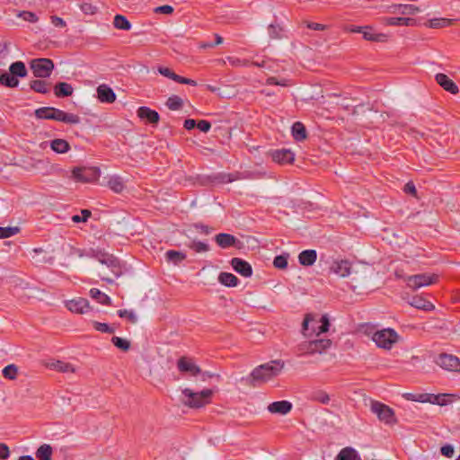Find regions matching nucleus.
Listing matches in <instances>:
<instances>
[{
    "label": "nucleus",
    "instance_id": "obj_11",
    "mask_svg": "<svg viewBox=\"0 0 460 460\" xmlns=\"http://www.w3.org/2000/svg\"><path fill=\"white\" fill-rule=\"evenodd\" d=\"M330 270L341 278H345L351 273V264L347 260H337L332 263Z\"/></svg>",
    "mask_w": 460,
    "mask_h": 460
},
{
    "label": "nucleus",
    "instance_id": "obj_5",
    "mask_svg": "<svg viewBox=\"0 0 460 460\" xmlns=\"http://www.w3.org/2000/svg\"><path fill=\"white\" fill-rule=\"evenodd\" d=\"M438 277L436 274H416L411 276H407L404 278V280L407 284V287L412 290H417L423 287H428L435 282H437Z\"/></svg>",
    "mask_w": 460,
    "mask_h": 460
},
{
    "label": "nucleus",
    "instance_id": "obj_25",
    "mask_svg": "<svg viewBox=\"0 0 460 460\" xmlns=\"http://www.w3.org/2000/svg\"><path fill=\"white\" fill-rule=\"evenodd\" d=\"M362 34L365 40L371 41L382 42L385 41L387 38V36L384 33H375L373 29L369 26H364Z\"/></svg>",
    "mask_w": 460,
    "mask_h": 460
},
{
    "label": "nucleus",
    "instance_id": "obj_52",
    "mask_svg": "<svg viewBox=\"0 0 460 460\" xmlns=\"http://www.w3.org/2000/svg\"><path fill=\"white\" fill-rule=\"evenodd\" d=\"M189 247L195 251L196 252H204L208 251V244L200 241H192Z\"/></svg>",
    "mask_w": 460,
    "mask_h": 460
},
{
    "label": "nucleus",
    "instance_id": "obj_13",
    "mask_svg": "<svg viewBox=\"0 0 460 460\" xmlns=\"http://www.w3.org/2000/svg\"><path fill=\"white\" fill-rule=\"evenodd\" d=\"M231 266L237 273L243 277L248 278L252 275V269L251 264L240 258H233L231 261Z\"/></svg>",
    "mask_w": 460,
    "mask_h": 460
},
{
    "label": "nucleus",
    "instance_id": "obj_62",
    "mask_svg": "<svg viewBox=\"0 0 460 460\" xmlns=\"http://www.w3.org/2000/svg\"><path fill=\"white\" fill-rule=\"evenodd\" d=\"M10 451L6 444L0 443V458L5 460L9 457Z\"/></svg>",
    "mask_w": 460,
    "mask_h": 460
},
{
    "label": "nucleus",
    "instance_id": "obj_19",
    "mask_svg": "<svg viewBox=\"0 0 460 460\" xmlns=\"http://www.w3.org/2000/svg\"><path fill=\"white\" fill-rule=\"evenodd\" d=\"M437 83L446 91L456 94L458 93L457 85L445 74H437L436 75Z\"/></svg>",
    "mask_w": 460,
    "mask_h": 460
},
{
    "label": "nucleus",
    "instance_id": "obj_35",
    "mask_svg": "<svg viewBox=\"0 0 460 460\" xmlns=\"http://www.w3.org/2000/svg\"><path fill=\"white\" fill-rule=\"evenodd\" d=\"M52 454V447L49 444L41 445L35 453L38 460H51Z\"/></svg>",
    "mask_w": 460,
    "mask_h": 460
},
{
    "label": "nucleus",
    "instance_id": "obj_38",
    "mask_svg": "<svg viewBox=\"0 0 460 460\" xmlns=\"http://www.w3.org/2000/svg\"><path fill=\"white\" fill-rule=\"evenodd\" d=\"M113 25L116 29L123 30V31H129L131 29V23L129 21L121 14H117L114 17L113 20Z\"/></svg>",
    "mask_w": 460,
    "mask_h": 460
},
{
    "label": "nucleus",
    "instance_id": "obj_64",
    "mask_svg": "<svg viewBox=\"0 0 460 460\" xmlns=\"http://www.w3.org/2000/svg\"><path fill=\"white\" fill-rule=\"evenodd\" d=\"M280 28L279 26H275L270 24L269 27V33L271 38H279V37Z\"/></svg>",
    "mask_w": 460,
    "mask_h": 460
},
{
    "label": "nucleus",
    "instance_id": "obj_15",
    "mask_svg": "<svg viewBox=\"0 0 460 460\" xmlns=\"http://www.w3.org/2000/svg\"><path fill=\"white\" fill-rule=\"evenodd\" d=\"M271 157L278 164H291L295 160V154L289 149L275 150Z\"/></svg>",
    "mask_w": 460,
    "mask_h": 460
},
{
    "label": "nucleus",
    "instance_id": "obj_21",
    "mask_svg": "<svg viewBox=\"0 0 460 460\" xmlns=\"http://www.w3.org/2000/svg\"><path fill=\"white\" fill-rule=\"evenodd\" d=\"M331 341L330 340H315L313 341H310L308 344L307 352L314 354V353H322L325 349L329 348L331 346Z\"/></svg>",
    "mask_w": 460,
    "mask_h": 460
},
{
    "label": "nucleus",
    "instance_id": "obj_8",
    "mask_svg": "<svg viewBox=\"0 0 460 460\" xmlns=\"http://www.w3.org/2000/svg\"><path fill=\"white\" fill-rule=\"evenodd\" d=\"M30 67L34 76L46 78L51 75L54 69V63L49 58H35L31 61Z\"/></svg>",
    "mask_w": 460,
    "mask_h": 460
},
{
    "label": "nucleus",
    "instance_id": "obj_58",
    "mask_svg": "<svg viewBox=\"0 0 460 460\" xmlns=\"http://www.w3.org/2000/svg\"><path fill=\"white\" fill-rule=\"evenodd\" d=\"M19 16L22 17L24 21H27L30 22H36L39 20L38 16L34 13H31V12H22V13H20Z\"/></svg>",
    "mask_w": 460,
    "mask_h": 460
},
{
    "label": "nucleus",
    "instance_id": "obj_61",
    "mask_svg": "<svg viewBox=\"0 0 460 460\" xmlns=\"http://www.w3.org/2000/svg\"><path fill=\"white\" fill-rule=\"evenodd\" d=\"M155 12L159 13L170 14L173 12V8L171 5L164 4V5L156 7L155 9Z\"/></svg>",
    "mask_w": 460,
    "mask_h": 460
},
{
    "label": "nucleus",
    "instance_id": "obj_1",
    "mask_svg": "<svg viewBox=\"0 0 460 460\" xmlns=\"http://www.w3.org/2000/svg\"><path fill=\"white\" fill-rule=\"evenodd\" d=\"M284 361L271 360L255 367L245 380L252 386H258L277 377L284 368Z\"/></svg>",
    "mask_w": 460,
    "mask_h": 460
},
{
    "label": "nucleus",
    "instance_id": "obj_60",
    "mask_svg": "<svg viewBox=\"0 0 460 460\" xmlns=\"http://www.w3.org/2000/svg\"><path fill=\"white\" fill-rule=\"evenodd\" d=\"M50 20H51V23L55 27L64 28L66 25V22L62 18H60L58 16L53 15V16L50 17Z\"/></svg>",
    "mask_w": 460,
    "mask_h": 460
},
{
    "label": "nucleus",
    "instance_id": "obj_10",
    "mask_svg": "<svg viewBox=\"0 0 460 460\" xmlns=\"http://www.w3.org/2000/svg\"><path fill=\"white\" fill-rule=\"evenodd\" d=\"M177 367L181 373H188L192 376L201 374L200 367L196 365L192 358L188 357H181L177 360Z\"/></svg>",
    "mask_w": 460,
    "mask_h": 460
},
{
    "label": "nucleus",
    "instance_id": "obj_20",
    "mask_svg": "<svg viewBox=\"0 0 460 460\" xmlns=\"http://www.w3.org/2000/svg\"><path fill=\"white\" fill-rule=\"evenodd\" d=\"M137 116L151 124H156L160 119L158 112L146 106L138 108Z\"/></svg>",
    "mask_w": 460,
    "mask_h": 460
},
{
    "label": "nucleus",
    "instance_id": "obj_57",
    "mask_svg": "<svg viewBox=\"0 0 460 460\" xmlns=\"http://www.w3.org/2000/svg\"><path fill=\"white\" fill-rule=\"evenodd\" d=\"M93 326L96 331H99L103 333H112L114 330L110 327L107 323L93 322Z\"/></svg>",
    "mask_w": 460,
    "mask_h": 460
},
{
    "label": "nucleus",
    "instance_id": "obj_63",
    "mask_svg": "<svg viewBox=\"0 0 460 460\" xmlns=\"http://www.w3.org/2000/svg\"><path fill=\"white\" fill-rule=\"evenodd\" d=\"M197 127L200 131L208 132L211 128V124L208 120H199L197 123Z\"/></svg>",
    "mask_w": 460,
    "mask_h": 460
},
{
    "label": "nucleus",
    "instance_id": "obj_28",
    "mask_svg": "<svg viewBox=\"0 0 460 460\" xmlns=\"http://www.w3.org/2000/svg\"><path fill=\"white\" fill-rule=\"evenodd\" d=\"M218 281L226 287H236L239 283V279L232 273L221 272L218 276Z\"/></svg>",
    "mask_w": 460,
    "mask_h": 460
},
{
    "label": "nucleus",
    "instance_id": "obj_22",
    "mask_svg": "<svg viewBox=\"0 0 460 460\" xmlns=\"http://www.w3.org/2000/svg\"><path fill=\"white\" fill-rule=\"evenodd\" d=\"M317 259L315 250H305L298 255L299 263L303 266H312Z\"/></svg>",
    "mask_w": 460,
    "mask_h": 460
},
{
    "label": "nucleus",
    "instance_id": "obj_39",
    "mask_svg": "<svg viewBox=\"0 0 460 460\" xmlns=\"http://www.w3.org/2000/svg\"><path fill=\"white\" fill-rule=\"evenodd\" d=\"M31 89L40 93H47L49 91V84L43 80L36 79L30 83Z\"/></svg>",
    "mask_w": 460,
    "mask_h": 460
},
{
    "label": "nucleus",
    "instance_id": "obj_34",
    "mask_svg": "<svg viewBox=\"0 0 460 460\" xmlns=\"http://www.w3.org/2000/svg\"><path fill=\"white\" fill-rule=\"evenodd\" d=\"M90 296L92 298L96 300L98 303L105 305H111V299L109 296L102 293L98 288H91L90 289Z\"/></svg>",
    "mask_w": 460,
    "mask_h": 460
},
{
    "label": "nucleus",
    "instance_id": "obj_30",
    "mask_svg": "<svg viewBox=\"0 0 460 460\" xmlns=\"http://www.w3.org/2000/svg\"><path fill=\"white\" fill-rule=\"evenodd\" d=\"M409 304L417 309H422L425 311H429L434 308V305L429 301L426 300L421 296L412 297L411 301H410Z\"/></svg>",
    "mask_w": 460,
    "mask_h": 460
},
{
    "label": "nucleus",
    "instance_id": "obj_33",
    "mask_svg": "<svg viewBox=\"0 0 460 460\" xmlns=\"http://www.w3.org/2000/svg\"><path fill=\"white\" fill-rule=\"evenodd\" d=\"M92 170H85L81 168H75L72 171V175L75 180L81 182H88L92 179L90 172Z\"/></svg>",
    "mask_w": 460,
    "mask_h": 460
},
{
    "label": "nucleus",
    "instance_id": "obj_32",
    "mask_svg": "<svg viewBox=\"0 0 460 460\" xmlns=\"http://www.w3.org/2000/svg\"><path fill=\"white\" fill-rule=\"evenodd\" d=\"M453 394H430V403L432 404H438L440 406H445L450 403L451 398L453 397Z\"/></svg>",
    "mask_w": 460,
    "mask_h": 460
},
{
    "label": "nucleus",
    "instance_id": "obj_7",
    "mask_svg": "<svg viewBox=\"0 0 460 460\" xmlns=\"http://www.w3.org/2000/svg\"><path fill=\"white\" fill-rule=\"evenodd\" d=\"M371 411L376 414L380 421L392 425L396 422L394 411L389 406L376 401H373L370 405Z\"/></svg>",
    "mask_w": 460,
    "mask_h": 460
},
{
    "label": "nucleus",
    "instance_id": "obj_14",
    "mask_svg": "<svg viewBox=\"0 0 460 460\" xmlns=\"http://www.w3.org/2000/svg\"><path fill=\"white\" fill-rule=\"evenodd\" d=\"M158 72L165 76V77H168L177 83H180V84H190V85H192V86H196L197 85V82L192 80V79H189V78H186V77H182L181 75H176L172 70H171L170 68L168 67H159L158 68Z\"/></svg>",
    "mask_w": 460,
    "mask_h": 460
},
{
    "label": "nucleus",
    "instance_id": "obj_18",
    "mask_svg": "<svg viewBox=\"0 0 460 460\" xmlns=\"http://www.w3.org/2000/svg\"><path fill=\"white\" fill-rule=\"evenodd\" d=\"M98 99L102 102L112 103L116 100V94L107 84H101L97 88Z\"/></svg>",
    "mask_w": 460,
    "mask_h": 460
},
{
    "label": "nucleus",
    "instance_id": "obj_2",
    "mask_svg": "<svg viewBox=\"0 0 460 460\" xmlns=\"http://www.w3.org/2000/svg\"><path fill=\"white\" fill-rule=\"evenodd\" d=\"M35 116L40 119H53L67 124H78L80 117L74 113H66L53 107H41L35 111Z\"/></svg>",
    "mask_w": 460,
    "mask_h": 460
},
{
    "label": "nucleus",
    "instance_id": "obj_40",
    "mask_svg": "<svg viewBox=\"0 0 460 460\" xmlns=\"http://www.w3.org/2000/svg\"><path fill=\"white\" fill-rule=\"evenodd\" d=\"M394 12H398L402 14H415L420 12V8L413 4H397L393 6Z\"/></svg>",
    "mask_w": 460,
    "mask_h": 460
},
{
    "label": "nucleus",
    "instance_id": "obj_47",
    "mask_svg": "<svg viewBox=\"0 0 460 460\" xmlns=\"http://www.w3.org/2000/svg\"><path fill=\"white\" fill-rule=\"evenodd\" d=\"M20 232L18 226L0 227V239L11 237Z\"/></svg>",
    "mask_w": 460,
    "mask_h": 460
},
{
    "label": "nucleus",
    "instance_id": "obj_31",
    "mask_svg": "<svg viewBox=\"0 0 460 460\" xmlns=\"http://www.w3.org/2000/svg\"><path fill=\"white\" fill-rule=\"evenodd\" d=\"M165 259L167 261L178 265L186 259V254L182 252L169 250L165 252Z\"/></svg>",
    "mask_w": 460,
    "mask_h": 460
},
{
    "label": "nucleus",
    "instance_id": "obj_9",
    "mask_svg": "<svg viewBox=\"0 0 460 460\" xmlns=\"http://www.w3.org/2000/svg\"><path fill=\"white\" fill-rule=\"evenodd\" d=\"M437 364L445 370L457 372L460 370V359L450 354H441L437 359Z\"/></svg>",
    "mask_w": 460,
    "mask_h": 460
},
{
    "label": "nucleus",
    "instance_id": "obj_59",
    "mask_svg": "<svg viewBox=\"0 0 460 460\" xmlns=\"http://www.w3.org/2000/svg\"><path fill=\"white\" fill-rule=\"evenodd\" d=\"M440 452L443 456L447 457H452L454 456L455 450L451 445L447 444L441 447Z\"/></svg>",
    "mask_w": 460,
    "mask_h": 460
},
{
    "label": "nucleus",
    "instance_id": "obj_29",
    "mask_svg": "<svg viewBox=\"0 0 460 460\" xmlns=\"http://www.w3.org/2000/svg\"><path fill=\"white\" fill-rule=\"evenodd\" d=\"M108 186L114 192L120 193L125 188V183L120 176L112 175L108 180Z\"/></svg>",
    "mask_w": 460,
    "mask_h": 460
},
{
    "label": "nucleus",
    "instance_id": "obj_17",
    "mask_svg": "<svg viewBox=\"0 0 460 460\" xmlns=\"http://www.w3.org/2000/svg\"><path fill=\"white\" fill-rule=\"evenodd\" d=\"M292 410V403L288 401H278L269 404L268 411L271 413L286 415Z\"/></svg>",
    "mask_w": 460,
    "mask_h": 460
},
{
    "label": "nucleus",
    "instance_id": "obj_56",
    "mask_svg": "<svg viewBox=\"0 0 460 460\" xmlns=\"http://www.w3.org/2000/svg\"><path fill=\"white\" fill-rule=\"evenodd\" d=\"M81 216L80 215H75L72 217V221L75 222V223H80V222H86L87 219L90 217L91 216V211L87 210V209H84L81 211Z\"/></svg>",
    "mask_w": 460,
    "mask_h": 460
},
{
    "label": "nucleus",
    "instance_id": "obj_55",
    "mask_svg": "<svg viewBox=\"0 0 460 460\" xmlns=\"http://www.w3.org/2000/svg\"><path fill=\"white\" fill-rule=\"evenodd\" d=\"M267 85H280V86H288L290 85V82L288 79H278L276 77H269L266 80Z\"/></svg>",
    "mask_w": 460,
    "mask_h": 460
},
{
    "label": "nucleus",
    "instance_id": "obj_41",
    "mask_svg": "<svg viewBox=\"0 0 460 460\" xmlns=\"http://www.w3.org/2000/svg\"><path fill=\"white\" fill-rule=\"evenodd\" d=\"M0 83L8 87H16L19 81L11 73H4L0 75Z\"/></svg>",
    "mask_w": 460,
    "mask_h": 460
},
{
    "label": "nucleus",
    "instance_id": "obj_12",
    "mask_svg": "<svg viewBox=\"0 0 460 460\" xmlns=\"http://www.w3.org/2000/svg\"><path fill=\"white\" fill-rule=\"evenodd\" d=\"M66 306L72 313L84 314L89 309V302L85 298L78 297L67 301Z\"/></svg>",
    "mask_w": 460,
    "mask_h": 460
},
{
    "label": "nucleus",
    "instance_id": "obj_6",
    "mask_svg": "<svg viewBox=\"0 0 460 460\" xmlns=\"http://www.w3.org/2000/svg\"><path fill=\"white\" fill-rule=\"evenodd\" d=\"M92 252L93 253V256L99 262H101L103 265H106L107 268H109L111 270V272L116 278H118V277L122 275L123 270H122L120 262H119V261L116 257H114L111 254H108V253L102 252L101 251L94 252L93 250Z\"/></svg>",
    "mask_w": 460,
    "mask_h": 460
},
{
    "label": "nucleus",
    "instance_id": "obj_43",
    "mask_svg": "<svg viewBox=\"0 0 460 460\" xmlns=\"http://www.w3.org/2000/svg\"><path fill=\"white\" fill-rule=\"evenodd\" d=\"M453 23V20L446 18H434L429 21V28H443Z\"/></svg>",
    "mask_w": 460,
    "mask_h": 460
},
{
    "label": "nucleus",
    "instance_id": "obj_44",
    "mask_svg": "<svg viewBox=\"0 0 460 460\" xmlns=\"http://www.w3.org/2000/svg\"><path fill=\"white\" fill-rule=\"evenodd\" d=\"M182 99L177 95H172L166 102V106L172 111H178L182 107Z\"/></svg>",
    "mask_w": 460,
    "mask_h": 460
},
{
    "label": "nucleus",
    "instance_id": "obj_50",
    "mask_svg": "<svg viewBox=\"0 0 460 460\" xmlns=\"http://www.w3.org/2000/svg\"><path fill=\"white\" fill-rule=\"evenodd\" d=\"M430 394H407L406 398L408 400H411L414 402H429L430 403Z\"/></svg>",
    "mask_w": 460,
    "mask_h": 460
},
{
    "label": "nucleus",
    "instance_id": "obj_27",
    "mask_svg": "<svg viewBox=\"0 0 460 460\" xmlns=\"http://www.w3.org/2000/svg\"><path fill=\"white\" fill-rule=\"evenodd\" d=\"M54 93L57 97H67L73 93V87L71 84L61 82L55 85Z\"/></svg>",
    "mask_w": 460,
    "mask_h": 460
},
{
    "label": "nucleus",
    "instance_id": "obj_51",
    "mask_svg": "<svg viewBox=\"0 0 460 460\" xmlns=\"http://www.w3.org/2000/svg\"><path fill=\"white\" fill-rule=\"evenodd\" d=\"M288 254L278 255L274 258L273 265L278 269H286L288 267Z\"/></svg>",
    "mask_w": 460,
    "mask_h": 460
},
{
    "label": "nucleus",
    "instance_id": "obj_4",
    "mask_svg": "<svg viewBox=\"0 0 460 460\" xmlns=\"http://www.w3.org/2000/svg\"><path fill=\"white\" fill-rule=\"evenodd\" d=\"M372 340L377 347L390 349L399 341V335L394 329L386 328L376 332Z\"/></svg>",
    "mask_w": 460,
    "mask_h": 460
},
{
    "label": "nucleus",
    "instance_id": "obj_48",
    "mask_svg": "<svg viewBox=\"0 0 460 460\" xmlns=\"http://www.w3.org/2000/svg\"><path fill=\"white\" fill-rule=\"evenodd\" d=\"M111 342L113 343L114 346H116L117 348H119L124 351H127L130 348L129 341L128 340L120 338V337H117V336L112 337Z\"/></svg>",
    "mask_w": 460,
    "mask_h": 460
},
{
    "label": "nucleus",
    "instance_id": "obj_46",
    "mask_svg": "<svg viewBox=\"0 0 460 460\" xmlns=\"http://www.w3.org/2000/svg\"><path fill=\"white\" fill-rule=\"evenodd\" d=\"M356 451L350 447H345L338 454L336 460H353Z\"/></svg>",
    "mask_w": 460,
    "mask_h": 460
},
{
    "label": "nucleus",
    "instance_id": "obj_23",
    "mask_svg": "<svg viewBox=\"0 0 460 460\" xmlns=\"http://www.w3.org/2000/svg\"><path fill=\"white\" fill-rule=\"evenodd\" d=\"M215 241L223 249L231 247L235 245L236 238L230 234H225L221 233L215 236Z\"/></svg>",
    "mask_w": 460,
    "mask_h": 460
},
{
    "label": "nucleus",
    "instance_id": "obj_49",
    "mask_svg": "<svg viewBox=\"0 0 460 460\" xmlns=\"http://www.w3.org/2000/svg\"><path fill=\"white\" fill-rule=\"evenodd\" d=\"M17 372H18L17 367L13 364H11V365L6 366L3 369V376L7 379L13 380L16 378Z\"/></svg>",
    "mask_w": 460,
    "mask_h": 460
},
{
    "label": "nucleus",
    "instance_id": "obj_24",
    "mask_svg": "<svg viewBox=\"0 0 460 460\" xmlns=\"http://www.w3.org/2000/svg\"><path fill=\"white\" fill-rule=\"evenodd\" d=\"M383 22L391 26H412L415 24V20L405 17H389L384 18Z\"/></svg>",
    "mask_w": 460,
    "mask_h": 460
},
{
    "label": "nucleus",
    "instance_id": "obj_36",
    "mask_svg": "<svg viewBox=\"0 0 460 460\" xmlns=\"http://www.w3.org/2000/svg\"><path fill=\"white\" fill-rule=\"evenodd\" d=\"M292 135L296 141H302L306 138V130L305 126L297 121L292 126Z\"/></svg>",
    "mask_w": 460,
    "mask_h": 460
},
{
    "label": "nucleus",
    "instance_id": "obj_45",
    "mask_svg": "<svg viewBox=\"0 0 460 460\" xmlns=\"http://www.w3.org/2000/svg\"><path fill=\"white\" fill-rule=\"evenodd\" d=\"M319 323H320L319 326L314 327V332H315L317 335L326 332L330 327L329 318L326 314H324L321 317Z\"/></svg>",
    "mask_w": 460,
    "mask_h": 460
},
{
    "label": "nucleus",
    "instance_id": "obj_26",
    "mask_svg": "<svg viewBox=\"0 0 460 460\" xmlns=\"http://www.w3.org/2000/svg\"><path fill=\"white\" fill-rule=\"evenodd\" d=\"M51 149L58 154H65L70 150L69 143L62 138H56L50 142Z\"/></svg>",
    "mask_w": 460,
    "mask_h": 460
},
{
    "label": "nucleus",
    "instance_id": "obj_37",
    "mask_svg": "<svg viewBox=\"0 0 460 460\" xmlns=\"http://www.w3.org/2000/svg\"><path fill=\"white\" fill-rule=\"evenodd\" d=\"M9 71L14 76L24 77L27 75L25 65L22 61L13 62L10 66Z\"/></svg>",
    "mask_w": 460,
    "mask_h": 460
},
{
    "label": "nucleus",
    "instance_id": "obj_42",
    "mask_svg": "<svg viewBox=\"0 0 460 460\" xmlns=\"http://www.w3.org/2000/svg\"><path fill=\"white\" fill-rule=\"evenodd\" d=\"M311 400L318 402L323 404H328L331 398L326 392L323 390H317L313 392V394H311Z\"/></svg>",
    "mask_w": 460,
    "mask_h": 460
},
{
    "label": "nucleus",
    "instance_id": "obj_54",
    "mask_svg": "<svg viewBox=\"0 0 460 460\" xmlns=\"http://www.w3.org/2000/svg\"><path fill=\"white\" fill-rule=\"evenodd\" d=\"M223 63L226 61L233 66H245L248 65V61L245 59H240L238 58L227 57L226 59L221 60Z\"/></svg>",
    "mask_w": 460,
    "mask_h": 460
},
{
    "label": "nucleus",
    "instance_id": "obj_16",
    "mask_svg": "<svg viewBox=\"0 0 460 460\" xmlns=\"http://www.w3.org/2000/svg\"><path fill=\"white\" fill-rule=\"evenodd\" d=\"M46 367L61 373H74L75 371L72 364L62 360L50 359L46 362Z\"/></svg>",
    "mask_w": 460,
    "mask_h": 460
},
{
    "label": "nucleus",
    "instance_id": "obj_53",
    "mask_svg": "<svg viewBox=\"0 0 460 460\" xmlns=\"http://www.w3.org/2000/svg\"><path fill=\"white\" fill-rule=\"evenodd\" d=\"M118 314L121 318H127L132 323H136L137 321V317L133 311L122 309L118 311Z\"/></svg>",
    "mask_w": 460,
    "mask_h": 460
},
{
    "label": "nucleus",
    "instance_id": "obj_3",
    "mask_svg": "<svg viewBox=\"0 0 460 460\" xmlns=\"http://www.w3.org/2000/svg\"><path fill=\"white\" fill-rule=\"evenodd\" d=\"M182 395L181 402L184 405L198 409L206 406L211 402L213 390L204 389L200 392H193L190 388H185L182 390Z\"/></svg>",
    "mask_w": 460,
    "mask_h": 460
}]
</instances>
